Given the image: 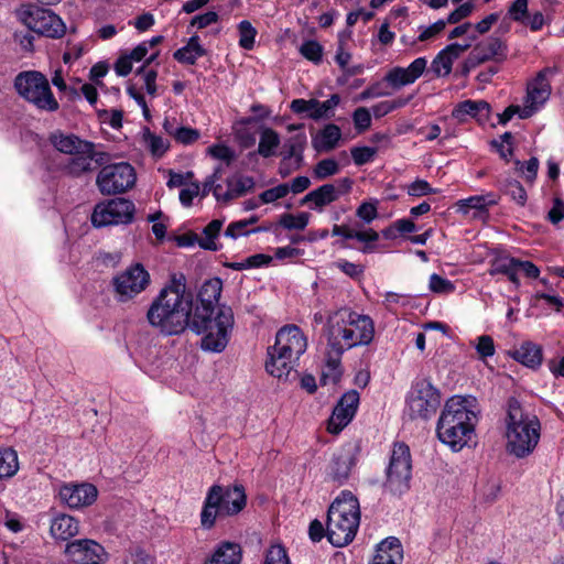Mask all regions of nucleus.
<instances>
[{"mask_svg":"<svg viewBox=\"0 0 564 564\" xmlns=\"http://www.w3.org/2000/svg\"><path fill=\"white\" fill-rule=\"evenodd\" d=\"M223 292L220 278H210L195 294L186 288V279L178 272V313L184 316V327L203 335L199 347L203 351L220 354L229 344L235 325L234 311L219 304Z\"/></svg>","mask_w":564,"mask_h":564,"instance_id":"nucleus-1","label":"nucleus"},{"mask_svg":"<svg viewBox=\"0 0 564 564\" xmlns=\"http://www.w3.org/2000/svg\"><path fill=\"white\" fill-rule=\"evenodd\" d=\"M326 326L329 373H322L319 379L322 386L328 382L337 384L343 376L340 358L344 352L355 347L370 345L376 333L375 322L369 315L349 307L339 308L329 315Z\"/></svg>","mask_w":564,"mask_h":564,"instance_id":"nucleus-2","label":"nucleus"},{"mask_svg":"<svg viewBox=\"0 0 564 564\" xmlns=\"http://www.w3.org/2000/svg\"><path fill=\"white\" fill-rule=\"evenodd\" d=\"M48 142L57 152L67 156L61 164V171L69 177L89 175L111 161L110 153L104 150L102 144L82 139L75 133L55 130L50 133Z\"/></svg>","mask_w":564,"mask_h":564,"instance_id":"nucleus-3","label":"nucleus"},{"mask_svg":"<svg viewBox=\"0 0 564 564\" xmlns=\"http://www.w3.org/2000/svg\"><path fill=\"white\" fill-rule=\"evenodd\" d=\"M475 402L476 399L470 395H453L445 401L436 424V435L453 452L462 451L475 435Z\"/></svg>","mask_w":564,"mask_h":564,"instance_id":"nucleus-4","label":"nucleus"},{"mask_svg":"<svg viewBox=\"0 0 564 564\" xmlns=\"http://www.w3.org/2000/svg\"><path fill=\"white\" fill-rule=\"evenodd\" d=\"M506 449L517 458H525L536 448L541 437L539 417L528 412L516 397H509L506 404Z\"/></svg>","mask_w":564,"mask_h":564,"instance_id":"nucleus-5","label":"nucleus"},{"mask_svg":"<svg viewBox=\"0 0 564 564\" xmlns=\"http://www.w3.org/2000/svg\"><path fill=\"white\" fill-rule=\"evenodd\" d=\"M359 523V500L351 491L343 490L327 511L328 542L336 547L348 545L355 539Z\"/></svg>","mask_w":564,"mask_h":564,"instance_id":"nucleus-6","label":"nucleus"},{"mask_svg":"<svg viewBox=\"0 0 564 564\" xmlns=\"http://www.w3.org/2000/svg\"><path fill=\"white\" fill-rule=\"evenodd\" d=\"M247 506V494L243 485H213L209 487L200 511L203 529H212L217 518L234 517Z\"/></svg>","mask_w":564,"mask_h":564,"instance_id":"nucleus-7","label":"nucleus"},{"mask_svg":"<svg viewBox=\"0 0 564 564\" xmlns=\"http://www.w3.org/2000/svg\"><path fill=\"white\" fill-rule=\"evenodd\" d=\"M18 95L39 110L54 112L59 108L47 78L37 70L19 73L14 78Z\"/></svg>","mask_w":564,"mask_h":564,"instance_id":"nucleus-8","label":"nucleus"},{"mask_svg":"<svg viewBox=\"0 0 564 564\" xmlns=\"http://www.w3.org/2000/svg\"><path fill=\"white\" fill-rule=\"evenodd\" d=\"M412 456L408 444L394 442L386 468L384 489L393 496L401 497L411 488Z\"/></svg>","mask_w":564,"mask_h":564,"instance_id":"nucleus-9","label":"nucleus"},{"mask_svg":"<svg viewBox=\"0 0 564 564\" xmlns=\"http://www.w3.org/2000/svg\"><path fill=\"white\" fill-rule=\"evenodd\" d=\"M147 317L149 323L162 334H176V276L174 274L152 302Z\"/></svg>","mask_w":564,"mask_h":564,"instance_id":"nucleus-10","label":"nucleus"},{"mask_svg":"<svg viewBox=\"0 0 564 564\" xmlns=\"http://www.w3.org/2000/svg\"><path fill=\"white\" fill-rule=\"evenodd\" d=\"M15 14L19 21L34 33L52 39H58L65 34L64 22L48 9L35 4H23Z\"/></svg>","mask_w":564,"mask_h":564,"instance_id":"nucleus-11","label":"nucleus"},{"mask_svg":"<svg viewBox=\"0 0 564 564\" xmlns=\"http://www.w3.org/2000/svg\"><path fill=\"white\" fill-rule=\"evenodd\" d=\"M97 174L96 185L101 194L113 195L131 188L137 180L134 169L126 162L104 164Z\"/></svg>","mask_w":564,"mask_h":564,"instance_id":"nucleus-12","label":"nucleus"},{"mask_svg":"<svg viewBox=\"0 0 564 564\" xmlns=\"http://www.w3.org/2000/svg\"><path fill=\"white\" fill-rule=\"evenodd\" d=\"M408 405L412 420H429L436 414L441 405V392L430 379H421L414 383Z\"/></svg>","mask_w":564,"mask_h":564,"instance_id":"nucleus-13","label":"nucleus"},{"mask_svg":"<svg viewBox=\"0 0 564 564\" xmlns=\"http://www.w3.org/2000/svg\"><path fill=\"white\" fill-rule=\"evenodd\" d=\"M360 455L359 443H348L333 454L325 469V481L336 486L345 485Z\"/></svg>","mask_w":564,"mask_h":564,"instance_id":"nucleus-14","label":"nucleus"},{"mask_svg":"<svg viewBox=\"0 0 564 564\" xmlns=\"http://www.w3.org/2000/svg\"><path fill=\"white\" fill-rule=\"evenodd\" d=\"M150 274L142 264L137 263L117 274L112 279V286L119 302H127L147 289Z\"/></svg>","mask_w":564,"mask_h":564,"instance_id":"nucleus-15","label":"nucleus"},{"mask_svg":"<svg viewBox=\"0 0 564 564\" xmlns=\"http://www.w3.org/2000/svg\"><path fill=\"white\" fill-rule=\"evenodd\" d=\"M134 205L126 198H113L98 204L91 215L96 227L128 224L132 221Z\"/></svg>","mask_w":564,"mask_h":564,"instance_id":"nucleus-16","label":"nucleus"},{"mask_svg":"<svg viewBox=\"0 0 564 564\" xmlns=\"http://www.w3.org/2000/svg\"><path fill=\"white\" fill-rule=\"evenodd\" d=\"M359 400L357 390H349L340 397L327 421V431L330 434H338L352 421L358 410Z\"/></svg>","mask_w":564,"mask_h":564,"instance_id":"nucleus-17","label":"nucleus"},{"mask_svg":"<svg viewBox=\"0 0 564 564\" xmlns=\"http://www.w3.org/2000/svg\"><path fill=\"white\" fill-rule=\"evenodd\" d=\"M64 552L75 564H101L107 555L102 545L89 539L67 543Z\"/></svg>","mask_w":564,"mask_h":564,"instance_id":"nucleus-18","label":"nucleus"},{"mask_svg":"<svg viewBox=\"0 0 564 564\" xmlns=\"http://www.w3.org/2000/svg\"><path fill=\"white\" fill-rule=\"evenodd\" d=\"M273 347L299 360L306 351L307 338L297 325H285L278 330Z\"/></svg>","mask_w":564,"mask_h":564,"instance_id":"nucleus-19","label":"nucleus"},{"mask_svg":"<svg viewBox=\"0 0 564 564\" xmlns=\"http://www.w3.org/2000/svg\"><path fill=\"white\" fill-rule=\"evenodd\" d=\"M426 64V57H417L408 67H392L383 76V82H386L388 87L392 90H398L419 79L424 73Z\"/></svg>","mask_w":564,"mask_h":564,"instance_id":"nucleus-20","label":"nucleus"},{"mask_svg":"<svg viewBox=\"0 0 564 564\" xmlns=\"http://www.w3.org/2000/svg\"><path fill=\"white\" fill-rule=\"evenodd\" d=\"M97 488L91 484H68L59 489V498L69 508L90 506L97 499Z\"/></svg>","mask_w":564,"mask_h":564,"instance_id":"nucleus-21","label":"nucleus"},{"mask_svg":"<svg viewBox=\"0 0 564 564\" xmlns=\"http://www.w3.org/2000/svg\"><path fill=\"white\" fill-rule=\"evenodd\" d=\"M470 47V44H459L457 42L446 45L441 50L431 63V70L435 77L447 76L452 73L453 63Z\"/></svg>","mask_w":564,"mask_h":564,"instance_id":"nucleus-22","label":"nucleus"},{"mask_svg":"<svg viewBox=\"0 0 564 564\" xmlns=\"http://www.w3.org/2000/svg\"><path fill=\"white\" fill-rule=\"evenodd\" d=\"M491 107L486 100L467 99L458 102L452 110V117L458 122H465L467 117H471L479 122L489 119Z\"/></svg>","mask_w":564,"mask_h":564,"instance_id":"nucleus-23","label":"nucleus"},{"mask_svg":"<svg viewBox=\"0 0 564 564\" xmlns=\"http://www.w3.org/2000/svg\"><path fill=\"white\" fill-rule=\"evenodd\" d=\"M267 355V372L279 379H288L297 360L295 358L289 357L288 354H283L282 350L276 349L273 346L268 347Z\"/></svg>","mask_w":564,"mask_h":564,"instance_id":"nucleus-24","label":"nucleus"},{"mask_svg":"<svg viewBox=\"0 0 564 564\" xmlns=\"http://www.w3.org/2000/svg\"><path fill=\"white\" fill-rule=\"evenodd\" d=\"M242 547L237 542L221 541L212 554L207 556L204 564H241Z\"/></svg>","mask_w":564,"mask_h":564,"instance_id":"nucleus-25","label":"nucleus"},{"mask_svg":"<svg viewBox=\"0 0 564 564\" xmlns=\"http://www.w3.org/2000/svg\"><path fill=\"white\" fill-rule=\"evenodd\" d=\"M403 550L400 540L389 536L377 545L376 554L370 564H401Z\"/></svg>","mask_w":564,"mask_h":564,"instance_id":"nucleus-26","label":"nucleus"},{"mask_svg":"<svg viewBox=\"0 0 564 564\" xmlns=\"http://www.w3.org/2000/svg\"><path fill=\"white\" fill-rule=\"evenodd\" d=\"M509 356L530 369H538L543 361V349L533 341H523L518 348L509 351Z\"/></svg>","mask_w":564,"mask_h":564,"instance_id":"nucleus-27","label":"nucleus"},{"mask_svg":"<svg viewBox=\"0 0 564 564\" xmlns=\"http://www.w3.org/2000/svg\"><path fill=\"white\" fill-rule=\"evenodd\" d=\"M340 196V192L334 184H323L317 188L307 193L300 202L301 205L313 204L312 209L322 212L323 208L334 202Z\"/></svg>","mask_w":564,"mask_h":564,"instance_id":"nucleus-28","label":"nucleus"},{"mask_svg":"<svg viewBox=\"0 0 564 564\" xmlns=\"http://www.w3.org/2000/svg\"><path fill=\"white\" fill-rule=\"evenodd\" d=\"M50 532L55 540L68 541L78 534L79 522L69 514L59 513L52 519Z\"/></svg>","mask_w":564,"mask_h":564,"instance_id":"nucleus-29","label":"nucleus"},{"mask_svg":"<svg viewBox=\"0 0 564 564\" xmlns=\"http://www.w3.org/2000/svg\"><path fill=\"white\" fill-rule=\"evenodd\" d=\"M471 51L478 52L477 56L482 58L481 63L491 59L502 62L507 58L508 47L500 37L491 36L486 42L475 45Z\"/></svg>","mask_w":564,"mask_h":564,"instance_id":"nucleus-30","label":"nucleus"},{"mask_svg":"<svg viewBox=\"0 0 564 564\" xmlns=\"http://www.w3.org/2000/svg\"><path fill=\"white\" fill-rule=\"evenodd\" d=\"M341 138V130L335 123H327L312 139V145L317 152H329L334 150Z\"/></svg>","mask_w":564,"mask_h":564,"instance_id":"nucleus-31","label":"nucleus"},{"mask_svg":"<svg viewBox=\"0 0 564 564\" xmlns=\"http://www.w3.org/2000/svg\"><path fill=\"white\" fill-rule=\"evenodd\" d=\"M226 184L228 188L223 195V203L225 204L252 192L256 186V182L252 176L240 174L228 177L226 180Z\"/></svg>","mask_w":564,"mask_h":564,"instance_id":"nucleus-32","label":"nucleus"},{"mask_svg":"<svg viewBox=\"0 0 564 564\" xmlns=\"http://www.w3.org/2000/svg\"><path fill=\"white\" fill-rule=\"evenodd\" d=\"M516 260L514 257H499L495 258L490 263L489 274L497 275L502 274L519 289L521 285L519 275L516 274Z\"/></svg>","mask_w":564,"mask_h":564,"instance_id":"nucleus-33","label":"nucleus"},{"mask_svg":"<svg viewBox=\"0 0 564 564\" xmlns=\"http://www.w3.org/2000/svg\"><path fill=\"white\" fill-rule=\"evenodd\" d=\"M498 203V196L494 193L486 195H475L468 198L459 199L457 202V210L464 214H468L469 210L476 209L480 213L487 212L489 206H494Z\"/></svg>","mask_w":564,"mask_h":564,"instance_id":"nucleus-34","label":"nucleus"},{"mask_svg":"<svg viewBox=\"0 0 564 564\" xmlns=\"http://www.w3.org/2000/svg\"><path fill=\"white\" fill-rule=\"evenodd\" d=\"M207 54L206 48L200 44L197 34H193L187 43L178 48V63L194 65L196 61Z\"/></svg>","mask_w":564,"mask_h":564,"instance_id":"nucleus-35","label":"nucleus"},{"mask_svg":"<svg viewBox=\"0 0 564 564\" xmlns=\"http://www.w3.org/2000/svg\"><path fill=\"white\" fill-rule=\"evenodd\" d=\"M551 85L546 79L545 69L538 73L534 80L528 86V99L531 104H543L549 99Z\"/></svg>","mask_w":564,"mask_h":564,"instance_id":"nucleus-36","label":"nucleus"},{"mask_svg":"<svg viewBox=\"0 0 564 564\" xmlns=\"http://www.w3.org/2000/svg\"><path fill=\"white\" fill-rule=\"evenodd\" d=\"M340 96L333 94L328 99L319 101L318 99L312 98L313 111L307 115V118L315 121L321 119H330L334 117L335 108L340 104Z\"/></svg>","mask_w":564,"mask_h":564,"instance_id":"nucleus-37","label":"nucleus"},{"mask_svg":"<svg viewBox=\"0 0 564 564\" xmlns=\"http://www.w3.org/2000/svg\"><path fill=\"white\" fill-rule=\"evenodd\" d=\"M224 226L223 219H213L203 229L204 237L200 238L199 248L208 251H218L221 249V245L217 243L221 228Z\"/></svg>","mask_w":564,"mask_h":564,"instance_id":"nucleus-38","label":"nucleus"},{"mask_svg":"<svg viewBox=\"0 0 564 564\" xmlns=\"http://www.w3.org/2000/svg\"><path fill=\"white\" fill-rule=\"evenodd\" d=\"M281 139L279 133L272 128H263L260 133L258 144V154L262 158H271L275 155V150L279 148Z\"/></svg>","mask_w":564,"mask_h":564,"instance_id":"nucleus-39","label":"nucleus"},{"mask_svg":"<svg viewBox=\"0 0 564 564\" xmlns=\"http://www.w3.org/2000/svg\"><path fill=\"white\" fill-rule=\"evenodd\" d=\"M311 215L306 212H301L296 215L291 213H284L280 215L279 220L275 223L274 232L276 234L278 228L281 227L286 230H304L310 223Z\"/></svg>","mask_w":564,"mask_h":564,"instance_id":"nucleus-40","label":"nucleus"},{"mask_svg":"<svg viewBox=\"0 0 564 564\" xmlns=\"http://www.w3.org/2000/svg\"><path fill=\"white\" fill-rule=\"evenodd\" d=\"M141 143L155 158H161L170 148L167 140L153 133L149 128L142 130Z\"/></svg>","mask_w":564,"mask_h":564,"instance_id":"nucleus-41","label":"nucleus"},{"mask_svg":"<svg viewBox=\"0 0 564 564\" xmlns=\"http://www.w3.org/2000/svg\"><path fill=\"white\" fill-rule=\"evenodd\" d=\"M19 470L18 454L12 448L0 449V478H10Z\"/></svg>","mask_w":564,"mask_h":564,"instance_id":"nucleus-42","label":"nucleus"},{"mask_svg":"<svg viewBox=\"0 0 564 564\" xmlns=\"http://www.w3.org/2000/svg\"><path fill=\"white\" fill-rule=\"evenodd\" d=\"M501 191L508 195L519 206H524L528 199L527 191L523 185L514 178H506L502 183Z\"/></svg>","mask_w":564,"mask_h":564,"instance_id":"nucleus-43","label":"nucleus"},{"mask_svg":"<svg viewBox=\"0 0 564 564\" xmlns=\"http://www.w3.org/2000/svg\"><path fill=\"white\" fill-rule=\"evenodd\" d=\"M411 99H412V96L398 97L393 100L380 101L372 106V113H373L375 118L380 119V118L387 116L388 113L394 111L395 109L406 106Z\"/></svg>","mask_w":564,"mask_h":564,"instance_id":"nucleus-44","label":"nucleus"},{"mask_svg":"<svg viewBox=\"0 0 564 564\" xmlns=\"http://www.w3.org/2000/svg\"><path fill=\"white\" fill-rule=\"evenodd\" d=\"M300 54L315 65L323 62L324 47L316 40H306L300 46Z\"/></svg>","mask_w":564,"mask_h":564,"instance_id":"nucleus-45","label":"nucleus"},{"mask_svg":"<svg viewBox=\"0 0 564 564\" xmlns=\"http://www.w3.org/2000/svg\"><path fill=\"white\" fill-rule=\"evenodd\" d=\"M239 46L245 50H252L258 34L256 28L248 20H242L238 24Z\"/></svg>","mask_w":564,"mask_h":564,"instance_id":"nucleus-46","label":"nucleus"},{"mask_svg":"<svg viewBox=\"0 0 564 564\" xmlns=\"http://www.w3.org/2000/svg\"><path fill=\"white\" fill-rule=\"evenodd\" d=\"M529 0H514L508 8L503 22L509 19L518 23H525L529 14Z\"/></svg>","mask_w":564,"mask_h":564,"instance_id":"nucleus-47","label":"nucleus"},{"mask_svg":"<svg viewBox=\"0 0 564 564\" xmlns=\"http://www.w3.org/2000/svg\"><path fill=\"white\" fill-rule=\"evenodd\" d=\"M391 90H389V87L386 82H383V78L381 80L375 82L371 85H369L365 90H362L359 96L357 97V100L364 101L371 98H379V97H386L390 96Z\"/></svg>","mask_w":564,"mask_h":564,"instance_id":"nucleus-48","label":"nucleus"},{"mask_svg":"<svg viewBox=\"0 0 564 564\" xmlns=\"http://www.w3.org/2000/svg\"><path fill=\"white\" fill-rule=\"evenodd\" d=\"M206 153L214 159L225 162L230 165L236 159L235 151L225 143H215L207 148Z\"/></svg>","mask_w":564,"mask_h":564,"instance_id":"nucleus-49","label":"nucleus"},{"mask_svg":"<svg viewBox=\"0 0 564 564\" xmlns=\"http://www.w3.org/2000/svg\"><path fill=\"white\" fill-rule=\"evenodd\" d=\"M339 172V164L335 159H323L314 167V175L317 180H325Z\"/></svg>","mask_w":564,"mask_h":564,"instance_id":"nucleus-50","label":"nucleus"},{"mask_svg":"<svg viewBox=\"0 0 564 564\" xmlns=\"http://www.w3.org/2000/svg\"><path fill=\"white\" fill-rule=\"evenodd\" d=\"M429 288L433 293H436V294H451L456 289L455 284L451 280H448L437 273L431 274L430 281H429Z\"/></svg>","mask_w":564,"mask_h":564,"instance_id":"nucleus-51","label":"nucleus"},{"mask_svg":"<svg viewBox=\"0 0 564 564\" xmlns=\"http://www.w3.org/2000/svg\"><path fill=\"white\" fill-rule=\"evenodd\" d=\"M290 193V185L288 183L279 184L274 187L263 191L259 195L261 204H271L278 199L284 198Z\"/></svg>","mask_w":564,"mask_h":564,"instance_id":"nucleus-52","label":"nucleus"},{"mask_svg":"<svg viewBox=\"0 0 564 564\" xmlns=\"http://www.w3.org/2000/svg\"><path fill=\"white\" fill-rule=\"evenodd\" d=\"M406 193L413 197H422L438 194L440 189L432 187L431 184L425 180L416 178L414 182L406 186Z\"/></svg>","mask_w":564,"mask_h":564,"instance_id":"nucleus-53","label":"nucleus"},{"mask_svg":"<svg viewBox=\"0 0 564 564\" xmlns=\"http://www.w3.org/2000/svg\"><path fill=\"white\" fill-rule=\"evenodd\" d=\"M476 340L475 349L480 360H486L495 355L496 346L491 336L480 335Z\"/></svg>","mask_w":564,"mask_h":564,"instance_id":"nucleus-54","label":"nucleus"},{"mask_svg":"<svg viewBox=\"0 0 564 564\" xmlns=\"http://www.w3.org/2000/svg\"><path fill=\"white\" fill-rule=\"evenodd\" d=\"M307 144V138L305 133H299L293 137H290L285 141V147H291L297 153V164H295V169H301L304 161V150Z\"/></svg>","mask_w":564,"mask_h":564,"instance_id":"nucleus-55","label":"nucleus"},{"mask_svg":"<svg viewBox=\"0 0 564 564\" xmlns=\"http://www.w3.org/2000/svg\"><path fill=\"white\" fill-rule=\"evenodd\" d=\"M351 117L354 127L358 133H362L371 127V113L366 107L356 108Z\"/></svg>","mask_w":564,"mask_h":564,"instance_id":"nucleus-56","label":"nucleus"},{"mask_svg":"<svg viewBox=\"0 0 564 564\" xmlns=\"http://www.w3.org/2000/svg\"><path fill=\"white\" fill-rule=\"evenodd\" d=\"M250 111L253 112L254 115L242 118L240 120V122L242 124L248 126V124H254V123L261 122V121L268 119L272 113L271 109L268 106L260 104V102L252 104L250 107Z\"/></svg>","mask_w":564,"mask_h":564,"instance_id":"nucleus-57","label":"nucleus"},{"mask_svg":"<svg viewBox=\"0 0 564 564\" xmlns=\"http://www.w3.org/2000/svg\"><path fill=\"white\" fill-rule=\"evenodd\" d=\"M377 153V148L371 147H354L350 149V154L354 163L357 166H362L371 162Z\"/></svg>","mask_w":564,"mask_h":564,"instance_id":"nucleus-58","label":"nucleus"},{"mask_svg":"<svg viewBox=\"0 0 564 564\" xmlns=\"http://www.w3.org/2000/svg\"><path fill=\"white\" fill-rule=\"evenodd\" d=\"M264 564H291L285 547L281 544L271 545L267 551Z\"/></svg>","mask_w":564,"mask_h":564,"instance_id":"nucleus-59","label":"nucleus"},{"mask_svg":"<svg viewBox=\"0 0 564 564\" xmlns=\"http://www.w3.org/2000/svg\"><path fill=\"white\" fill-rule=\"evenodd\" d=\"M516 169L524 174L528 183H533L539 171V160L535 156L530 158L524 164L520 160L514 161Z\"/></svg>","mask_w":564,"mask_h":564,"instance_id":"nucleus-60","label":"nucleus"},{"mask_svg":"<svg viewBox=\"0 0 564 564\" xmlns=\"http://www.w3.org/2000/svg\"><path fill=\"white\" fill-rule=\"evenodd\" d=\"M445 26H446L445 20H437L436 22H434L433 24H431L430 26H426V28L420 26L421 33L419 34V36L415 40L412 41L411 44L415 45L417 42H425V41H429V40L435 37L441 32L444 31Z\"/></svg>","mask_w":564,"mask_h":564,"instance_id":"nucleus-61","label":"nucleus"},{"mask_svg":"<svg viewBox=\"0 0 564 564\" xmlns=\"http://www.w3.org/2000/svg\"><path fill=\"white\" fill-rule=\"evenodd\" d=\"M219 20V15L215 11H207L203 14H197L192 18L189 22V26L187 29V33H191L192 28H196L198 30L205 29L214 23H217Z\"/></svg>","mask_w":564,"mask_h":564,"instance_id":"nucleus-62","label":"nucleus"},{"mask_svg":"<svg viewBox=\"0 0 564 564\" xmlns=\"http://www.w3.org/2000/svg\"><path fill=\"white\" fill-rule=\"evenodd\" d=\"M356 216L366 224L373 221L378 217L377 202H362L356 209Z\"/></svg>","mask_w":564,"mask_h":564,"instance_id":"nucleus-63","label":"nucleus"},{"mask_svg":"<svg viewBox=\"0 0 564 564\" xmlns=\"http://www.w3.org/2000/svg\"><path fill=\"white\" fill-rule=\"evenodd\" d=\"M473 10L474 4L470 1L465 2L448 14L446 23L456 24L460 22L463 19L469 17Z\"/></svg>","mask_w":564,"mask_h":564,"instance_id":"nucleus-64","label":"nucleus"}]
</instances>
